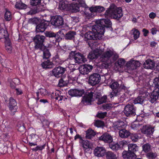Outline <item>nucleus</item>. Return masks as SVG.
I'll list each match as a JSON object with an SVG mask.
<instances>
[{"label":"nucleus","mask_w":159,"mask_h":159,"mask_svg":"<svg viewBox=\"0 0 159 159\" xmlns=\"http://www.w3.org/2000/svg\"><path fill=\"white\" fill-rule=\"evenodd\" d=\"M68 94L72 97H82L80 104L85 106L92 105L93 100V93L92 92L85 93L84 89H71L68 92Z\"/></svg>","instance_id":"nucleus-1"},{"label":"nucleus","mask_w":159,"mask_h":159,"mask_svg":"<svg viewBox=\"0 0 159 159\" xmlns=\"http://www.w3.org/2000/svg\"><path fill=\"white\" fill-rule=\"evenodd\" d=\"M112 24L110 20L108 19L97 20L95 24L93 26L92 30L96 33L98 37L101 40L104 34L105 27H111Z\"/></svg>","instance_id":"nucleus-2"},{"label":"nucleus","mask_w":159,"mask_h":159,"mask_svg":"<svg viewBox=\"0 0 159 159\" xmlns=\"http://www.w3.org/2000/svg\"><path fill=\"white\" fill-rule=\"evenodd\" d=\"M122 11L121 7H117L115 4L112 3L106 11L104 15L106 17L111 16L112 18L118 20L123 16Z\"/></svg>","instance_id":"nucleus-3"},{"label":"nucleus","mask_w":159,"mask_h":159,"mask_svg":"<svg viewBox=\"0 0 159 159\" xmlns=\"http://www.w3.org/2000/svg\"><path fill=\"white\" fill-rule=\"evenodd\" d=\"M84 39L88 43L89 47L91 48H93L97 44V40H100L98 37L96 33L94 31H89L85 33L84 35Z\"/></svg>","instance_id":"nucleus-4"},{"label":"nucleus","mask_w":159,"mask_h":159,"mask_svg":"<svg viewBox=\"0 0 159 159\" xmlns=\"http://www.w3.org/2000/svg\"><path fill=\"white\" fill-rule=\"evenodd\" d=\"M122 84V81H114L110 85V87L112 90L111 93L108 95V97L111 98L118 96L120 94V87L122 89H125L126 87L124 85H121Z\"/></svg>","instance_id":"nucleus-5"},{"label":"nucleus","mask_w":159,"mask_h":159,"mask_svg":"<svg viewBox=\"0 0 159 159\" xmlns=\"http://www.w3.org/2000/svg\"><path fill=\"white\" fill-rule=\"evenodd\" d=\"M69 57L71 59H74L75 63H82L87 61L86 58L80 52L71 51L70 53Z\"/></svg>","instance_id":"nucleus-6"},{"label":"nucleus","mask_w":159,"mask_h":159,"mask_svg":"<svg viewBox=\"0 0 159 159\" xmlns=\"http://www.w3.org/2000/svg\"><path fill=\"white\" fill-rule=\"evenodd\" d=\"M45 36L49 38H52L53 39V43H55L61 41L64 34L61 31L59 30L57 33L52 31H46L45 33Z\"/></svg>","instance_id":"nucleus-7"},{"label":"nucleus","mask_w":159,"mask_h":159,"mask_svg":"<svg viewBox=\"0 0 159 159\" xmlns=\"http://www.w3.org/2000/svg\"><path fill=\"white\" fill-rule=\"evenodd\" d=\"M41 1L42 0H30V5L34 7L28 12V14H34L42 11V8H40Z\"/></svg>","instance_id":"nucleus-8"},{"label":"nucleus","mask_w":159,"mask_h":159,"mask_svg":"<svg viewBox=\"0 0 159 159\" xmlns=\"http://www.w3.org/2000/svg\"><path fill=\"white\" fill-rule=\"evenodd\" d=\"M136 107L133 103L129 102L125 106L124 112L127 117L134 116L136 115Z\"/></svg>","instance_id":"nucleus-9"},{"label":"nucleus","mask_w":159,"mask_h":159,"mask_svg":"<svg viewBox=\"0 0 159 159\" xmlns=\"http://www.w3.org/2000/svg\"><path fill=\"white\" fill-rule=\"evenodd\" d=\"M50 23L49 21L45 20H41L36 25L35 31L37 33L43 32L49 26Z\"/></svg>","instance_id":"nucleus-10"},{"label":"nucleus","mask_w":159,"mask_h":159,"mask_svg":"<svg viewBox=\"0 0 159 159\" xmlns=\"http://www.w3.org/2000/svg\"><path fill=\"white\" fill-rule=\"evenodd\" d=\"M45 37L43 35H36L34 37V41L35 43V48L36 49H42L44 46L43 42Z\"/></svg>","instance_id":"nucleus-11"},{"label":"nucleus","mask_w":159,"mask_h":159,"mask_svg":"<svg viewBox=\"0 0 159 159\" xmlns=\"http://www.w3.org/2000/svg\"><path fill=\"white\" fill-rule=\"evenodd\" d=\"M127 146V142L126 141H122L119 143H110L109 148L113 151L116 152L119 150Z\"/></svg>","instance_id":"nucleus-12"},{"label":"nucleus","mask_w":159,"mask_h":159,"mask_svg":"<svg viewBox=\"0 0 159 159\" xmlns=\"http://www.w3.org/2000/svg\"><path fill=\"white\" fill-rule=\"evenodd\" d=\"M101 76L98 73H94L91 75L89 77L88 83L92 86L98 84L100 81Z\"/></svg>","instance_id":"nucleus-13"},{"label":"nucleus","mask_w":159,"mask_h":159,"mask_svg":"<svg viewBox=\"0 0 159 159\" xmlns=\"http://www.w3.org/2000/svg\"><path fill=\"white\" fill-rule=\"evenodd\" d=\"M8 106L9 110L11 112V115L12 116H14L17 111L18 107L16 102L12 97H11L9 98Z\"/></svg>","instance_id":"nucleus-14"},{"label":"nucleus","mask_w":159,"mask_h":159,"mask_svg":"<svg viewBox=\"0 0 159 159\" xmlns=\"http://www.w3.org/2000/svg\"><path fill=\"white\" fill-rule=\"evenodd\" d=\"M51 24L53 25L59 27L64 24V20L62 17L59 16H53L51 19Z\"/></svg>","instance_id":"nucleus-15"},{"label":"nucleus","mask_w":159,"mask_h":159,"mask_svg":"<svg viewBox=\"0 0 159 159\" xmlns=\"http://www.w3.org/2000/svg\"><path fill=\"white\" fill-rule=\"evenodd\" d=\"M66 70V68L59 66L52 70V74L56 77L59 78L63 75Z\"/></svg>","instance_id":"nucleus-16"},{"label":"nucleus","mask_w":159,"mask_h":159,"mask_svg":"<svg viewBox=\"0 0 159 159\" xmlns=\"http://www.w3.org/2000/svg\"><path fill=\"white\" fill-rule=\"evenodd\" d=\"M93 68V66L89 64H85L80 66L79 67V71L82 75L87 74L90 72Z\"/></svg>","instance_id":"nucleus-17"},{"label":"nucleus","mask_w":159,"mask_h":159,"mask_svg":"<svg viewBox=\"0 0 159 159\" xmlns=\"http://www.w3.org/2000/svg\"><path fill=\"white\" fill-rule=\"evenodd\" d=\"M154 128L150 126H143L141 129V132L147 136L152 135L154 132Z\"/></svg>","instance_id":"nucleus-18"},{"label":"nucleus","mask_w":159,"mask_h":159,"mask_svg":"<svg viewBox=\"0 0 159 159\" xmlns=\"http://www.w3.org/2000/svg\"><path fill=\"white\" fill-rule=\"evenodd\" d=\"M106 152L105 148L103 147L97 146L94 149L93 154L95 156L98 157H103Z\"/></svg>","instance_id":"nucleus-19"},{"label":"nucleus","mask_w":159,"mask_h":159,"mask_svg":"<svg viewBox=\"0 0 159 159\" xmlns=\"http://www.w3.org/2000/svg\"><path fill=\"white\" fill-rule=\"evenodd\" d=\"M159 96V89L155 88L150 95L149 100L152 103L155 102Z\"/></svg>","instance_id":"nucleus-20"},{"label":"nucleus","mask_w":159,"mask_h":159,"mask_svg":"<svg viewBox=\"0 0 159 159\" xmlns=\"http://www.w3.org/2000/svg\"><path fill=\"white\" fill-rule=\"evenodd\" d=\"M113 55V51L109 49L104 52L101 55V60L102 61L106 62Z\"/></svg>","instance_id":"nucleus-21"},{"label":"nucleus","mask_w":159,"mask_h":159,"mask_svg":"<svg viewBox=\"0 0 159 159\" xmlns=\"http://www.w3.org/2000/svg\"><path fill=\"white\" fill-rule=\"evenodd\" d=\"M98 139L106 143H110L113 141L112 137L111 135L107 133L103 134L101 136L99 137Z\"/></svg>","instance_id":"nucleus-22"},{"label":"nucleus","mask_w":159,"mask_h":159,"mask_svg":"<svg viewBox=\"0 0 159 159\" xmlns=\"http://www.w3.org/2000/svg\"><path fill=\"white\" fill-rule=\"evenodd\" d=\"M83 8H84L83 11L85 14L88 16L89 18L92 17V14H90V13H89V11L87 12V10H88V11H89L91 13L97 12V6L89 8L86 5V6L85 7H83Z\"/></svg>","instance_id":"nucleus-23"},{"label":"nucleus","mask_w":159,"mask_h":159,"mask_svg":"<svg viewBox=\"0 0 159 159\" xmlns=\"http://www.w3.org/2000/svg\"><path fill=\"white\" fill-rule=\"evenodd\" d=\"M155 62L150 59L147 60L143 64V66L145 68L153 69L155 68Z\"/></svg>","instance_id":"nucleus-24"},{"label":"nucleus","mask_w":159,"mask_h":159,"mask_svg":"<svg viewBox=\"0 0 159 159\" xmlns=\"http://www.w3.org/2000/svg\"><path fill=\"white\" fill-rule=\"evenodd\" d=\"M53 67L55 65H58L62 64L64 61L60 58L59 56L58 53L56 54L52 57V61Z\"/></svg>","instance_id":"nucleus-25"},{"label":"nucleus","mask_w":159,"mask_h":159,"mask_svg":"<svg viewBox=\"0 0 159 159\" xmlns=\"http://www.w3.org/2000/svg\"><path fill=\"white\" fill-rule=\"evenodd\" d=\"M80 4L79 3L73 2L70 4L69 11H71L73 12H77L80 11Z\"/></svg>","instance_id":"nucleus-26"},{"label":"nucleus","mask_w":159,"mask_h":159,"mask_svg":"<svg viewBox=\"0 0 159 159\" xmlns=\"http://www.w3.org/2000/svg\"><path fill=\"white\" fill-rule=\"evenodd\" d=\"M123 157L125 159H134L136 157V154L130 152L124 151L122 153Z\"/></svg>","instance_id":"nucleus-27"},{"label":"nucleus","mask_w":159,"mask_h":159,"mask_svg":"<svg viewBox=\"0 0 159 159\" xmlns=\"http://www.w3.org/2000/svg\"><path fill=\"white\" fill-rule=\"evenodd\" d=\"M80 144L83 148L85 152H87L91 148L89 142L88 140H83V141L81 142Z\"/></svg>","instance_id":"nucleus-28"},{"label":"nucleus","mask_w":159,"mask_h":159,"mask_svg":"<svg viewBox=\"0 0 159 159\" xmlns=\"http://www.w3.org/2000/svg\"><path fill=\"white\" fill-rule=\"evenodd\" d=\"M96 135V132L91 129L89 128L85 131V138L86 139H91Z\"/></svg>","instance_id":"nucleus-29"},{"label":"nucleus","mask_w":159,"mask_h":159,"mask_svg":"<svg viewBox=\"0 0 159 159\" xmlns=\"http://www.w3.org/2000/svg\"><path fill=\"white\" fill-rule=\"evenodd\" d=\"M128 147L129 151L135 154L139 150V147L135 144L131 143L128 144L127 142V146L126 147Z\"/></svg>","instance_id":"nucleus-30"},{"label":"nucleus","mask_w":159,"mask_h":159,"mask_svg":"<svg viewBox=\"0 0 159 159\" xmlns=\"http://www.w3.org/2000/svg\"><path fill=\"white\" fill-rule=\"evenodd\" d=\"M113 125L114 128L119 130L125 128L126 126L125 123L121 120H118L115 122Z\"/></svg>","instance_id":"nucleus-31"},{"label":"nucleus","mask_w":159,"mask_h":159,"mask_svg":"<svg viewBox=\"0 0 159 159\" xmlns=\"http://www.w3.org/2000/svg\"><path fill=\"white\" fill-rule=\"evenodd\" d=\"M70 4H68L67 1H61L59 3V7L61 10L69 11Z\"/></svg>","instance_id":"nucleus-32"},{"label":"nucleus","mask_w":159,"mask_h":159,"mask_svg":"<svg viewBox=\"0 0 159 159\" xmlns=\"http://www.w3.org/2000/svg\"><path fill=\"white\" fill-rule=\"evenodd\" d=\"M127 66H130L133 70L136 69L137 67H139L140 63L137 61L133 60L127 63Z\"/></svg>","instance_id":"nucleus-33"},{"label":"nucleus","mask_w":159,"mask_h":159,"mask_svg":"<svg viewBox=\"0 0 159 159\" xmlns=\"http://www.w3.org/2000/svg\"><path fill=\"white\" fill-rule=\"evenodd\" d=\"M130 133L128 130H126L124 128L121 129L119 131L120 136L122 138H127L130 135Z\"/></svg>","instance_id":"nucleus-34"},{"label":"nucleus","mask_w":159,"mask_h":159,"mask_svg":"<svg viewBox=\"0 0 159 159\" xmlns=\"http://www.w3.org/2000/svg\"><path fill=\"white\" fill-rule=\"evenodd\" d=\"M41 63V66L43 68L51 69L53 68L52 63L49 60L47 59Z\"/></svg>","instance_id":"nucleus-35"},{"label":"nucleus","mask_w":159,"mask_h":159,"mask_svg":"<svg viewBox=\"0 0 159 159\" xmlns=\"http://www.w3.org/2000/svg\"><path fill=\"white\" fill-rule=\"evenodd\" d=\"M41 51H43V58L46 59H48L51 56V54L48 49L44 46L42 47V49H40Z\"/></svg>","instance_id":"nucleus-36"},{"label":"nucleus","mask_w":159,"mask_h":159,"mask_svg":"<svg viewBox=\"0 0 159 159\" xmlns=\"http://www.w3.org/2000/svg\"><path fill=\"white\" fill-rule=\"evenodd\" d=\"M105 156L106 159H117V158L116 154L111 151H106Z\"/></svg>","instance_id":"nucleus-37"},{"label":"nucleus","mask_w":159,"mask_h":159,"mask_svg":"<svg viewBox=\"0 0 159 159\" xmlns=\"http://www.w3.org/2000/svg\"><path fill=\"white\" fill-rule=\"evenodd\" d=\"M15 6L16 8L19 9H25L27 7V6L23 3L21 0L17 1Z\"/></svg>","instance_id":"nucleus-38"},{"label":"nucleus","mask_w":159,"mask_h":159,"mask_svg":"<svg viewBox=\"0 0 159 159\" xmlns=\"http://www.w3.org/2000/svg\"><path fill=\"white\" fill-rule=\"evenodd\" d=\"M76 34V32L73 31H68L66 34L65 39L67 40H73L75 38V36Z\"/></svg>","instance_id":"nucleus-39"},{"label":"nucleus","mask_w":159,"mask_h":159,"mask_svg":"<svg viewBox=\"0 0 159 159\" xmlns=\"http://www.w3.org/2000/svg\"><path fill=\"white\" fill-rule=\"evenodd\" d=\"M129 136L132 141L134 142H137L141 138L140 134L138 133H130Z\"/></svg>","instance_id":"nucleus-40"},{"label":"nucleus","mask_w":159,"mask_h":159,"mask_svg":"<svg viewBox=\"0 0 159 159\" xmlns=\"http://www.w3.org/2000/svg\"><path fill=\"white\" fill-rule=\"evenodd\" d=\"M8 33L7 30L3 29L0 30V39H4L5 40L8 37Z\"/></svg>","instance_id":"nucleus-41"},{"label":"nucleus","mask_w":159,"mask_h":159,"mask_svg":"<svg viewBox=\"0 0 159 159\" xmlns=\"http://www.w3.org/2000/svg\"><path fill=\"white\" fill-rule=\"evenodd\" d=\"M5 49L6 51L9 53H11L12 52V47L11 46V43L9 41H7L5 42Z\"/></svg>","instance_id":"nucleus-42"},{"label":"nucleus","mask_w":159,"mask_h":159,"mask_svg":"<svg viewBox=\"0 0 159 159\" xmlns=\"http://www.w3.org/2000/svg\"><path fill=\"white\" fill-rule=\"evenodd\" d=\"M39 93L42 96H45L48 94V91L45 88H40L36 93V96H38Z\"/></svg>","instance_id":"nucleus-43"},{"label":"nucleus","mask_w":159,"mask_h":159,"mask_svg":"<svg viewBox=\"0 0 159 159\" xmlns=\"http://www.w3.org/2000/svg\"><path fill=\"white\" fill-rule=\"evenodd\" d=\"M143 151L146 153L150 152L151 150V145L149 143H146L142 146Z\"/></svg>","instance_id":"nucleus-44"},{"label":"nucleus","mask_w":159,"mask_h":159,"mask_svg":"<svg viewBox=\"0 0 159 159\" xmlns=\"http://www.w3.org/2000/svg\"><path fill=\"white\" fill-rule=\"evenodd\" d=\"M144 99L145 98L144 97L142 96H138L134 100L133 103L134 104H142L143 103Z\"/></svg>","instance_id":"nucleus-45"},{"label":"nucleus","mask_w":159,"mask_h":159,"mask_svg":"<svg viewBox=\"0 0 159 159\" xmlns=\"http://www.w3.org/2000/svg\"><path fill=\"white\" fill-rule=\"evenodd\" d=\"M39 138V136L35 134H32L30 135V141L36 143L37 140H38Z\"/></svg>","instance_id":"nucleus-46"},{"label":"nucleus","mask_w":159,"mask_h":159,"mask_svg":"<svg viewBox=\"0 0 159 159\" xmlns=\"http://www.w3.org/2000/svg\"><path fill=\"white\" fill-rule=\"evenodd\" d=\"M125 60L123 58H120L116 62L115 65L117 66H119L120 68H121L125 65Z\"/></svg>","instance_id":"nucleus-47"},{"label":"nucleus","mask_w":159,"mask_h":159,"mask_svg":"<svg viewBox=\"0 0 159 159\" xmlns=\"http://www.w3.org/2000/svg\"><path fill=\"white\" fill-rule=\"evenodd\" d=\"M46 145V143H45L42 146H37L36 147L33 148L32 149L33 151L37 152L39 150L42 151L44 149Z\"/></svg>","instance_id":"nucleus-48"},{"label":"nucleus","mask_w":159,"mask_h":159,"mask_svg":"<svg viewBox=\"0 0 159 159\" xmlns=\"http://www.w3.org/2000/svg\"><path fill=\"white\" fill-rule=\"evenodd\" d=\"M4 18L6 21H10L12 18L11 12L6 9V12L4 14Z\"/></svg>","instance_id":"nucleus-49"},{"label":"nucleus","mask_w":159,"mask_h":159,"mask_svg":"<svg viewBox=\"0 0 159 159\" xmlns=\"http://www.w3.org/2000/svg\"><path fill=\"white\" fill-rule=\"evenodd\" d=\"M98 57V55L93 52H90L87 56V58L89 60H93L97 58Z\"/></svg>","instance_id":"nucleus-50"},{"label":"nucleus","mask_w":159,"mask_h":159,"mask_svg":"<svg viewBox=\"0 0 159 159\" xmlns=\"http://www.w3.org/2000/svg\"><path fill=\"white\" fill-rule=\"evenodd\" d=\"M11 61L8 59H6L4 62L1 63L3 66L5 68H8L9 66H11Z\"/></svg>","instance_id":"nucleus-51"},{"label":"nucleus","mask_w":159,"mask_h":159,"mask_svg":"<svg viewBox=\"0 0 159 159\" xmlns=\"http://www.w3.org/2000/svg\"><path fill=\"white\" fill-rule=\"evenodd\" d=\"M107 96L106 95H104L98 99V104H101L103 103L106 102L107 101Z\"/></svg>","instance_id":"nucleus-52"},{"label":"nucleus","mask_w":159,"mask_h":159,"mask_svg":"<svg viewBox=\"0 0 159 159\" xmlns=\"http://www.w3.org/2000/svg\"><path fill=\"white\" fill-rule=\"evenodd\" d=\"M146 156L149 159H155L156 157V155L155 153L149 152L147 154Z\"/></svg>","instance_id":"nucleus-53"},{"label":"nucleus","mask_w":159,"mask_h":159,"mask_svg":"<svg viewBox=\"0 0 159 159\" xmlns=\"http://www.w3.org/2000/svg\"><path fill=\"white\" fill-rule=\"evenodd\" d=\"M140 125L138 122L132 123L131 125V128L134 130H137L139 129Z\"/></svg>","instance_id":"nucleus-54"},{"label":"nucleus","mask_w":159,"mask_h":159,"mask_svg":"<svg viewBox=\"0 0 159 159\" xmlns=\"http://www.w3.org/2000/svg\"><path fill=\"white\" fill-rule=\"evenodd\" d=\"M133 34L134 35V39L136 40L139 37L140 35L139 31L137 29H135L133 32Z\"/></svg>","instance_id":"nucleus-55"},{"label":"nucleus","mask_w":159,"mask_h":159,"mask_svg":"<svg viewBox=\"0 0 159 159\" xmlns=\"http://www.w3.org/2000/svg\"><path fill=\"white\" fill-rule=\"evenodd\" d=\"M94 125L98 127H102L104 125V122L99 120H96L94 123Z\"/></svg>","instance_id":"nucleus-56"},{"label":"nucleus","mask_w":159,"mask_h":159,"mask_svg":"<svg viewBox=\"0 0 159 159\" xmlns=\"http://www.w3.org/2000/svg\"><path fill=\"white\" fill-rule=\"evenodd\" d=\"M102 108L104 110L107 111L110 110L111 108V104H106L102 105Z\"/></svg>","instance_id":"nucleus-57"},{"label":"nucleus","mask_w":159,"mask_h":159,"mask_svg":"<svg viewBox=\"0 0 159 159\" xmlns=\"http://www.w3.org/2000/svg\"><path fill=\"white\" fill-rule=\"evenodd\" d=\"M107 112H98L97 114V117L99 118H103L107 116Z\"/></svg>","instance_id":"nucleus-58"},{"label":"nucleus","mask_w":159,"mask_h":159,"mask_svg":"<svg viewBox=\"0 0 159 159\" xmlns=\"http://www.w3.org/2000/svg\"><path fill=\"white\" fill-rule=\"evenodd\" d=\"M72 1H77L80 4L81 7L83 8L86 6V4L84 0H72Z\"/></svg>","instance_id":"nucleus-59"},{"label":"nucleus","mask_w":159,"mask_h":159,"mask_svg":"<svg viewBox=\"0 0 159 159\" xmlns=\"http://www.w3.org/2000/svg\"><path fill=\"white\" fill-rule=\"evenodd\" d=\"M29 22L33 24H35L36 25L39 23V21L38 19L36 18H34L30 19Z\"/></svg>","instance_id":"nucleus-60"},{"label":"nucleus","mask_w":159,"mask_h":159,"mask_svg":"<svg viewBox=\"0 0 159 159\" xmlns=\"http://www.w3.org/2000/svg\"><path fill=\"white\" fill-rule=\"evenodd\" d=\"M50 123L49 121L47 120H43L42 123H43V127H48L49 128V125L50 124Z\"/></svg>","instance_id":"nucleus-61"},{"label":"nucleus","mask_w":159,"mask_h":159,"mask_svg":"<svg viewBox=\"0 0 159 159\" xmlns=\"http://www.w3.org/2000/svg\"><path fill=\"white\" fill-rule=\"evenodd\" d=\"M153 83L156 88L159 89V77H156L154 80Z\"/></svg>","instance_id":"nucleus-62"},{"label":"nucleus","mask_w":159,"mask_h":159,"mask_svg":"<svg viewBox=\"0 0 159 159\" xmlns=\"http://www.w3.org/2000/svg\"><path fill=\"white\" fill-rule=\"evenodd\" d=\"M79 139V141L80 143L81 142L83 141V139H82V137L79 134H76L74 137V140L76 141L77 139Z\"/></svg>","instance_id":"nucleus-63"},{"label":"nucleus","mask_w":159,"mask_h":159,"mask_svg":"<svg viewBox=\"0 0 159 159\" xmlns=\"http://www.w3.org/2000/svg\"><path fill=\"white\" fill-rule=\"evenodd\" d=\"M97 12H101L105 10L104 7L100 6H97Z\"/></svg>","instance_id":"nucleus-64"}]
</instances>
